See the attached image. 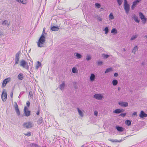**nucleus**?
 Segmentation results:
<instances>
[{
	"instance_id": "nucleus-1",
	"label": "nucleus",
	"mask_w": 147,
	"mask_h": 147,
	"mask_svg": "<svg viewBox=\"0 0 147 147\" xmlns=\"http://www.w3.org/2000/svg\"><path fill=\"white\" fill-rule=\"evenodd\" d=\"M45 37L43 34H42L40 37L37 43L38 47H43V44L45 41Z\"/></svg>"
},
{
	"instance_id": "nucleus-2",
	"label": "nucleus",
	"mask_w": 147,
	"mask_h": 147,
	"mask_svg": "<svg viewBox=\"0 0 147 147\" xmlns=\"http://www.w3.org/2000/svg\"><path fill=\"white\" fill-rule=\"evenodd\" d=\"M124 8L125 10V13L127 14H128L130 10V5L128 3V1L127 0H124Z\"/></svg>"
},
{
	"instance_id": "nucleus-3",
	"label": "nucleus",
	"mask_w": 147,
	"mask_h": 147,
	"mask_svg": "<svg viewBox=\"0 0 147 147\" xmlns=\"http://www.w3.org/2000/svg\"><path fill=\"white\" fill-rule=\"evenodd\" d=\"M20 65L27 70L29 68V66L28 65V63L26 62L24 60H22L20 61Z\"/></svg>"
},
{
	"instance_id": "nucleus-4",
	"label": "nucleus",
	"mask_w": 147,
	"mask_h": 147,
	"mask_svg": "<svg viewBox=\"0 0 147 147\" xmlns=\"http://www.w3.org/2000/svg\"><path fill=\"white\" fill-rule=\"evenodd\" d=\"M139 15L140 18L143 22L144 24H145L146 22L147 19L144 15L141 12H140L139 13Z\"/></svg>"
},
{
	"instance_id": "nucleus-5",
	"label": "nucleus",
	"mask_w": 147,
	"mask_h": 147,
	"mask_svg": "<svg viewBox=\"0 0 147 147\" xmlns=\"http://www.w3.org/2000/svg\"><path fill=\"white\" fill-rule=\"evenodd\" d=\"M24 112L25 115L26 117H28L30 115V111L28 110V107L25 106L24 109Z\"/></svg>"
},
{
	"instance_id": "nucleus-6",
	"label": "nucleus",
	"mask_w": 147,
	"mask_h": 147,
	"mask_svg": "<svg viewBox=\"0 0 147 147\" xmlns=\"http://www.w3.org/2000/svg\"><path fill=\"white\" fill-rule=\"evenodd\" d=\"M93 98L98 100H101L103 98V96L100 94H95L93 95Z\"/></svg>"
},
{
	"instance_id": "nucleus-7",
	"label": "nucleus",
	"mask_w": 147,
	"mask_h": 147,
	"mask_svg": "<svg viewBox=\"0 0 147 147\" xmlns=\"http://www.w3.org/2000/svg\"><path fill=\"white\" fill-rule=\"evenodd\" d=\"M20 53V51H19L16 54L15 57V63L16 64H17L18 63V61L19 60V56Z\"/></svg>"
},
{
	"instance_id": "nucleus-8",
	"label": "nucleus",
	"mask_w": 147,
	"mask_h": 147,
	"mask_svg": "<svg viewBox=\"0 0 147 147\" xmlns=\"http://www.w3.org/2000/svg\"><path fill=\"white\" fill-rule=\"evenodd\" d=\"M32 123L30 122H28L24 123L23 124V126L24 127L27 128H30L32 127Z\"/></svg>"
},
{
	"instance_id": "nucleus-9",
	"label": "nucleus",
	"mask_w": 147,
	"mask_h": 147,
	"mask_svg": "<svg viewBox=\"0 0 147 147\" xmlns=\"http://www.w3.org/2000/svg\"><path fill=\"white\" fill-rule=\"evenodd\" d=\"M15 109L16 111V114L18 116H19L20 115V112L18 108V106L16 102H15Z\"/></svg>"
},
{
	"instance_id": "nucleus-10",
	"label": "nucleus",
	"mask_w": 147,
	"mask_h": 147,
	"mask_svg": "<svg viewBox=\"0 0 147 147\" xmlns=\"http://www.w3.org/2000/svg\"><path fill=\"white\" fill-rule=\"evenodd\" d=\"M11 78L10 77L7 78L3 80L2 83V86L3 87H5L7 84L10 81Z\"/></svg>"
},
{
	"instance_id": "nucleus-11",
	"label": "nucleus",
	"mask_w": 147,
	"mask_h": 147,
	"mask_svg": "<svg viewBox=\"0 0 147 147\" xmlns=\"http://www.w3.org/2000/svg\"><path fill=\"white\" fill-rule=\"evenodd\" d=\"M118 104L122 107H126L128 106V103L127 102L120 101L118 102Z\"/></svg>"
},
{
	"instance_id": "nucleus-12",
	"label": "nucleus",
	"mask_w": 147,
	"mask_h": 147,
	"mask_svg": "<svg viewBox=\"0 0 147 147\" xmlns=\"http://www.w3.org/2000/svg\"><path fill=\"white\" fill-rule=\"evenodd\" d=\"M1 97L2 100L3 102H5L6 100L7 99V93L5 92H3L1 94Z\"/></svg>"
},
{
	"instance_id": "nucleus-13",
	"label": "nucleus",
	"mask_w": 147,
	"mask_h": 147,
	"mask_svg": "<svg viewBox=\"0 0 147 147\" xmlns=\"http://www.w3.org/2000/svg\"><path fill=\"white\" fill-rule=\"evenodd\" d=\"M139 116L141 118L147 117V114L145 113L143 111H141L140 114Z\"/></svg>"
},
{
	"instance_id": "nucleus-14",
	"label": "nucleus",
	"mask_w": 147,
	"mask_h": 147,
	"mask_svg": "<svg viewBox=\"0 0 147 147\" xmlns=\"http://www.w3.org/2000/svg\"><path fill=\"white\" fill-rule=\"evenodd\" d=\"M116 128L117 129V130L119 132H122L124 130V128L123 127L120 126L118 125H117L116 126Z\"/></svg>"
},
{
	"instance_id": "nucleus-15",
	"label": "nucleus",
	"mask_w": 147,
	"mask_h": 147,
	"mask_svg": "<svg viewBox=\"0 0 147 147\" xmlns=\"http://www.w3.org/2000/svg\"><path fill=\"white\" fill-rule=\"evenodd\" d=\"M108 140L109 141H111L113 142H120L123 141V140H118L117 139H108Z\"/></svg>"
},
{
	"instance_id": "nucleus-16",
	"label": "nucleus",
	"mask_w": 147,
	"mask_h": 147,
	"mask_svg": "<svg viewBox=\"0 0 147 147\" xmlns=\"http://www.w3.org/2000/svg\"><path fill=\"white\" fill-rule=\"evenodd\" d=\"M51 29L53 31H57L58 30L59 28L58 26H53L51 27Z\"/></svg>"
},
{
	"instance_id": "nucleus-17",
	"label": "nucleus",
	"mask_w": 147,
	"mask_h": 147,
	"mask_svg": "<svg viewBox=\"0 0 147 147\" xmlns=\"http://www.w3.org/2000/svg\"><path fill=\"white\" fill-rule=\"evenodd\" d=\"M74 56L76 57V59H79L82 57V55L80 53H75L74 54Z\"/></svg>"
},
{
	"instance_id": "nucleus-18",
	"label": "nucleus",
	"mask_w": 147,
	"mask_h": 147,
	"mask_svg": "<svg viewBox=\"0 0 147 147\" xmlns=\"http://www.w3.org/2000/svg\"><path fill=\"white\" fill-rule=\"evenodd\" d=\"M24 78L23 74L22 73L19 74L18 76V78L20 80H22Z\"/></svg>"
},
{
	"instance_id": "nucleus-19",
	"label": "nucleus",
	"mask_w": 147,
	"mask_h": 147,
	"mask_svg": "<svg viewBox=\"0 0 147 147\" xmlns=\"http://www.w3.org/2000/svg\"><path fill=\"white\" fill-rule=\"evenodd\" d=\"M95 78V75L94 74H91L90 77V80L91 81H94Z\"/></svg>"
},
{
	"instance_id": "nucleus-20",
	"label": "nucleus",
	"mask_w": 147,
	"mask_h": 147,
	"mask_svg": "<svg viewBox=\"0 0 147 147\" xmlns=\"http://www.w3.org/2000/svg\"><path fill=\"white\" fill-rule=\"evenodd\" d=\"M133 18L135 22L138 23H139L140 22V20L138 19V17L137 16L134 15L133 16Z\"/></svg>"
},
{
	"instance_id": "nucleus-21",
	"label": "nucleus",
	"mask_w": 147,
	"mask_h": 147,
	"mask_svg": "<svg viewBox=\"0 0 147 147\" xmlns=\"http://www.w3.org/2000/svg\"><path fill=\"white\" fill-rule=\"evenodd\" d=\"M113 71L112 67H109L107 68L105 72V74H107Z\"/></svg>"
},
{
	"instance_id": "nucleus-22",
	"label": "nucleus",
	"mask_w": 147,
	"mask_h": 147,
	"mask_svg": "<svg viewBox=\"0 0 147 147\" xmlns=\"http://www.w3.org/2000/svg\"><path fill=\"white\" fill-rule=\"evenodd\" d=\"M138 47L137 45H136L133 48L132 52L134 54H135L136 52L138 50Z\"/></svg>"
},
{
	"instance_id": "nucleus-23",
	"label": "nucleus",
	"mask_w": 147,
	"mask_h": 147,
	"mask_svg": "<svg viewBox=\"0 0 147 147\" xmlns=\"http://www.w3.org/2000/svg\"><path fill=\"white\" fill-rule=\"evenodd\" d=\"M138 3H137L135 1L133 2V4L131 7V9L132 10L134 9L135 7L137 5Z\"/></svg>"
},
{
	"instance_id": "nucleus-24",
	"label": "nucleus",
	"mask_w": 147,
	"mask_h": 147,
	"mask_svg": "<svg viewBox=\"0 0 147 147\" xmlns=\"http://www.w3.org/2000/svg\"><path fill=\"white\" fill-rule=\"evenodd\" d=\"M118 83V81L116 79H114L112 81V84L113 86H116Z\"/></svg>"
},
{
	"instance_id": "nucleus-25",
	"label": "nucleus",
	"mask_w": 147,
	"mask_h": 147,
	"mask_svg": "<svg viewBox=\"0 0 147 147\" xmlns=\"http://www.w3.org/2000/svg\"><path fill=\"white\" fill-rule=\"evenodd\" d=\"M111 33L113 34H116L117 33V30L115 28H113L112 29Z\"/></svg>"
},
{
	"instance_id": "nucleus-26",
	"label": "nucleus",
	"mask_w": 147,
	"mask_h": 147,
	"mask_svg": "<svg viewBox=\"0 0 147 147\" xmlns=\"http://www.w3.org/2000/svg\"><path fill=\"white\" fill-rule=\"evenodd\" d=\"M18 2L23 4H25L26 3V0H16Z\"/></svg>"
},
{
	"instance_id": "nucleus-27",
	"label": "nucleus",
	"mask_w": 147,
	"mask_h": 147,
	"mask_svg": "<svg viewBox=\"0 0 147 147\" xmlns=\"http://www.w3.org/2000/svg\"><path fill=\"white\" fill-rule=\"evenodd\" d=\"M65 82H63L60 85L59 88L61 90L63 89L65 86Z\"/></svg>"
},
{
	"instance_id": "nucleus-28",
	"label": "nucleus",
	"mask_w": 147,
	"mask_h": 147,
	"mask_svg": "<svg viewBox=\"0 0 147 147\" xmlns=\"http://www.w3.org/2000/svg\"><path fill=\"white\" fill-rule=\"evenodd\" d=\"M120 109H115L113 111L114 113H116L117 114H118L119 113H120Z\"/></svg>"
},
{
	"instance_id": "nucleus-29",
	"label": "nucleus",
	"mask_w": 147,
	"mask_h": 147,
	"mask_svg": "<svg viewBox=\"0 0 147 147\" xmlns=\"http://www.w3.org/2000/svg\"><path fill=\"white\" fill-rule=\"evenodd\" d=\"M72 71L74 73H76L78 72V70L76 67H73L72 69Z\"/></svg>"
},
{
	"instance_id": "nucleus-30",
	"label": "nucleus",
	"mask_w": 147,
	"mask_h": 147,
	"mask_svg": "<svg viewBox=\"0 0 147 147\" xmlns=\"http://www.w3.org/2000/svg\"><path fill=\"white\" fill-rule=\"evenodd\" d=\"M42 117H40L38 119L37 121V123L38 124L40 125L42 122Z\"/></svg>"
},
{
	"instance_id": "nucleus-31",
	"label": "nucleus",
	"mask_w": 147,
	"mask_h": 147,
	"mask_svg": "<svg viewBox=\"0 0 147 147\" xmlns=\"http://www.w3.org/2000/svg\"><path fill=\"white\" fill-rule=\"evenodd\" d=\"M109 20H112L114 19V17L112 13L111 12L110 13L109 15Z\"/></svg>"
},
{
	"instance_id": "nucleus-32",
	"label": "nucleus",
	"mask_w": 147,
	"mask_h": 147,
	"mask_svg": "<svg viewBox=\"0 0 147 147\" xmlns=\"http://www.w3.org/2000/svg\"><path fill=\"white\" fill-rule=\"evenodd\" d=\"M125 124L128 126H129L131 125V121L130 120H127L125 121Z\"/></svg>"
},
{
	"instance_id": "nucleus-33",
	"label": "nucleus",
	"mask_w": 147,
	"mask_h": 147,
	"mask_svg": "<svg viewBox=\"0 0 147 147\" xmlns=\"http://www.w3.org/2000/svg\"><path fill=\"white\" fill-rule=\"evenodd\" d=\"M102 56L104 59H107L109 57V55L104 53L102 54Z\"/></svg>"
},
{
	"instance_id": "nucleus-34",
	"label": "nucleus",
	"mask_w": 147,
	"mask_h": 147,
	"mask_svg": "<svg viewBox=\"0 0 147 147\" xmlns=\"http://www.w3.org/2000/svg\"><path fill=\"white\" fill-rule=\"evenodd\" d=\"M104 31H105V33L106 34H107L109 31V29L108 27H106L105 28L104 30Z\"/></svg>"
},
{
	"instance_id": "nucleus-35",
	"label": "nucleus",
	"mask_w": 147,
	"mask_h": 147,
	"mask_svg": "<svg viewBox=\"0 0 147 147\" xmlns=\"http://www.w3.org/2000/svg\"><path fill=\"white\" fill-rule=\"evenodd\" d=\"M138 35L137 34H136L135 35H133L131 38L130 40H135L136 38L138 37Z\"/></svg>"
},
{
	"instance_id": "nucleus-36",
	"label": "nucleus",
	"mask_w": 147,
	"mask_h": 147,
	"mask_svg": "<svg viewBox=\"0 0 147 147\" xmlns=\"http://www.w3.org/2000/svg\"><path fill=\"white\" fill-rule=\"evenodd\" d=\"M41 64L40 62L39 61H38L37 64L36 66V69H38L39 67L41 66Z\"/></svg>"
},
{
	"instance_id": "nucleus-37",
	"label": "nucleus",
	"mask_w": 147,
	"mask_h": 147,
	"mask_svg": "<svg viewBox=\"0 0 147 147\" xmlns=\"http://www.w3.org/2000/svg\"><path fill=\"white\" fill-rule=\"evenodd\" d=\"M96 17H97V20L100 21H101L102 20V19L100 17L98 16V15H95L94 16L95 18H96Z\"/></svg>"
},
{
	"instance_id": "nucleus-38",
	"label": "nucleus",
	"mask_w": 147,
	"mask_h": 147,
	"mask_svg": "<svg viewBox=\"0 0 147 147\" xmlns=\"http://www.w3.org/2000/svg\"><path fill=\"white\" fill-rule=\"evenodd\" d=\"M119 6H120L122 3L123 0H116Z\"/></svg>"
},
{
	"instance_id": "nucleus-39",
	"label": "nucleus",
	"mask_w": 147,
	"mask_h": 147,
	"mask_svg": "<svg viewBox=\"0 0 147 147\" xmlns=\"http://www.w3.org/2000/svg\"><path fill=\"white\" fill-rule=\"evenodd\" d=\"M78 112L79 113V114L82 117L83 116V113L82 111L80 110L79 108H78Z\"/></svg>"
},
{
	"instance_id": "nucleus-40",
	"label": "nucleus",
	"mask_w": 147,
	"mask_h": 147,
	"mask_svg": "<svg viewBox=\"0 0 147 147\" xmlns=\"http://www.w3.org/2000/svg\"><path fill=\"white\" fill-rule=\"evenodd\" d=\"M95 7L97 8H99L101 7V5L100 3H95Z\"/></svg>"
},
{
	"instance_id": "nucleus-41",
	"label": "nucleus",
	"mask_w": 147,
	"mask_h": 147,
	"mask_svg": "<svg viewBox=\"0 0 147 147\" xmlns=\"http://www.w3.org/2000/svg\"><path fill=\"white\" fill-rule=\"evenodd\" d=\"M30 145L31 147H38V144L34 143H32Z\"/></svg>"
},
{
	"instance_id": "nucleus-42",
	"label": "nucleus",
	"mask_w": 147,
	"mask_h": 147,
	"mask_svg": "<svg viewBox=\"0 0 147 147\" xmlns=\"http://www.w3.org/2000/svg\"><path fill=\"white\" fill-rule=\"evenodd\" d=\"M8 21L6 20H5L2 23V25L3 26L6 25L7 24Z\"/></svg>"
},
{
	"instance_id": "nucleus-43",
	"label": "nucleus",
	"mask_w": 147,
	"mask_h": 147,
	"mask_svg": "<svg viewBox=\"0 0 147 147\" xmlns=\"http://www.w3.org/2000/svg\"><path fill=\"white\" fill-rule=\"evenodd\" d=\"M29 95L30 96L31 99H33V92L32 91H30L29 92Z\"/></svg>"
},
{
	"instance_id": "nucleus-44",
	"label": "nucleus",
	"mask_w": 147,
	"mask_h": 147,
	"mask_svg": "<svg viewBox=\"0 0 147 147\" xmlns=\"http://www.w3.org/2000/svg\"><path fill=\"white\" fill-rule=\"evenodd\" d=\"M24 134L26 136H29L31 135V133L30 132H28L26 134Z\"/></svg>"
},
{
	"instance_id": "nucleus-45",
	"label": "nucleus",
	"mask_w": 147,
	"mask_h": 147,
	"mask_svg": "<svg viewBox=\"0 0 147 147\" xmlns=\"http://www.w3.org/2000/svg\"><path fill=\"white\" fill-rule=\"evenodd\" d=\"M126 115V113H121V114H120L119 116H121L123 117H125Z\"/></svg>"
},
{
	"instance_id": "nucleus-46",
	"label": "nucleus",
	"mask_w": 147,
	"mask_h": 147,
	"mask_svg": "<svg viewBox=\"0 0 147 147\" xmlns=\"http://www.w3.org/2000/svg\"><path fill=\"white\" fill-rule=\"evenodd\" d=\"M91 59V57L90 55H87V57L86 58V60L87 61L90 60Z\"/></svg>"
},
{
	"instance_id": "nucleus-47",
	"label": "nucleus",
	"mask_w": 147,
	"mask_h": 147,
	"mask_svg": "<svg viewBox=\"0 0 147 147\" xmlns=\"http://www.w3.org/2000/svg\"><path fill=\"white\" fill-rule=\"evenodd\" d=\"M24 91H23V92H21L20 94V95L18 96V98H20V97H21V96L24 93Z\"/></svg>"
},
{
	"instance_id": "nucleus-48",
	"label": "nucleus",
	"mask_w": 147,
	"mask_h": 147,
	"mask_svg": "<svg viewBox=\"0 0 147 147\" xmlns=\"http://www.w3.org/2000/svg\"><path fill=\"white\" fill-rule=\"evenodd\" d=\"M102 62L101 61H98L97 63L98 65H101L102 64Z\"/></svg>"
},
{
	"instance_id": "nucleus-49",
	"label": "nucleus",
	"mask_w": 147,
	"mask_h": 147,
	"mask_svg": "<svg viewBox=\"0 0 147 147\" xmlns=\"http://www.w3.org/2000/svg\"><path fill=\"white\" fill-rule=\"evenodd\" d=\"M30 103L28 101H27L26 102V105L28 107H29L30 106Z\"/></svg>"
},
{
	"instance_id": "nucleus-50",
	"label": "nucleus",
	"mask_w": 147,
	"mask_h": 147,
	"mask_svg": "<svg viewBox=\"0 0 147 147\" xmlns=\"http://www.w3.org/2000/svg\"><path fill=\"white\" fill-rule=\"evenodd\" d=\"M119 75V74L118 73L115 72L114 74V76L115 77H117Z\"/></svg>"
},
{
	"instance_id": "nucleus-51",
	"label": "nucleus",
	"mask_w": 147,
	"mask_h": 147,
	"mask_svg": "<svg viewBox=\"0 0 147 147\" xmlns=\"http://www.w3.org/2000/svg\"><path fill=\"white\" fill-rule=\"evenodd\" d=\"M137 113L136 112H134L132 114V116H137Z\"/></svg>"
},
{
	"instance_id": "nucleus-52",
	"label": "nucleus",
	"mask_w": 147,
	"mask_h": 147,
	"mask_svg": "<svg viewBox=\"0 0 147 147\" xmlns=\"http://www.w3.org/2000/svg\"><path fill=\"white\" fill-rule=\"evenodd\" d=\"M94 114L95 116H97L98 114V112L97 111H95Z\"/></svg>"
},
{
	"instance_id": "nucleus-53",
	"label": "nucleus",
	"mask_w": 147,
	"mask_h": 147,
	"mask_svg": "<svg viewBox=\"0 0 147 147\" xmlns=\"http://www.w3.org/2000/svg\"><path fill=\"white\" fill-rule=\"evenodd\" d=\"M46 33H45V28H43V30L42 32V34H46Z\"/></svg>"
},
{
	"instance_id": "nucleus-54",
	"label": "nucleus",
	"mask_w": 147,
	"mask_h": 147,
	"mask_svg": "<svg viewBox=\"0 0 147 147\" xmlns=\"http://www.w3.org/2000/svg\"><path fill=\"white\" fill-rule=\"evenodd\" d=\"M120 113H121L122 112H123L124 111H125V110L124 109H120Z\"/></svg>"
},
{
	"instance_id": "nucleus-55",
	"label": "nucleus",
	"mask_w": 147,
	"mask_h": 147,
	"mask_svg": "<svg viewBox=\"0 0 147 147\" xmlns=\"http://www.w3.org/2000/svg\"><path fill=\"white\" fill-rule=\"evenodd\" d=\"M142 0H135V1L138 3L140 2Z\"/></svg>"
},
{
	"instance_id": "nucleus-56",
	"label": "nucleus",
	"mask_w": 147,
	"mask_h": 147,
	"mask_svg": "<svg viewBox=\"0 0 147 147\" xmlns=\"http://www.w3.org/2000/svg\"><path fill=\"white\" fill-rule=\"evenodd\" d=\"M40 114V111L39 110H38L36 113V114L37 115H39Z\"/></svg>"
},
{
	"instance_id": "nucleus-57",
	"label": "nucleus",
	"mask_w": 147,
	"mask_h": 147,
	"mask_svg": "<svg viewBox=\"0 0 147 147\" xmlns=\"http://www.w3.org/2000/svg\"><path fill=\"white\" fill-rule=\"evenodd\" d=\"M13 96V92H11V93L10 94V96L11 98H12Z\"/></svg>"
},
{
	"instance_id": "nucleus-58",
	"label": "nucleus",
	"mask_w": 147,
	"mask_h": 147,
	"mask_svg": "<svg viewBox=\"0 0 147 147\" xmlns=\"http://www.w3.org/2000/svg\"><path fill=\"white\" fill-rule=\"evenodd\" d=\"M85 145V144H84L81 147H84Z\"/></svg>"
},
{
	"instance_id": "nucleus-59",
	"label": "nucleus",
	"mask_w": 147,
	"mask_h": 147,
	"mask_svg": "<svg viewBox=\"0 0 147 147\" xmlns=\"http://www.w3.org/2000/svg\"><path fill=\"white\" fill-rule=\"evenodd\" d=\"M145 37H146L147 39V35H145Z\"/></svg>"
},
{
	"instance_id": "nucleus-60",
	"label": "nucleus",
	"mask_w": 147,
	"mask_h": 147,
	"mask_svg": "<svg viewBox=\"0 0 147 147\" xmlns=\"http://www.w3.org/2000/svg\"><path fill=\"white\" fill-rule=\"evenodd\" d=\"M118 90H120V88L119 87L118 88Z\"/></svg>"
},
{
	"instance_id": "nucleus-61",
	"label": "nucleus",
	"mask_w": 147,
	"mask_h": 147,
	"mask_svg": "<svg viewBox=\"0 0 147 147\" xmlns=\"http://www.w3.org/2000/svg\"><path fill=\"white\" fill-rule=\"evenodd\" d=\"M124 50L125 51V49H124Z\"/></svg>"
},
{
	"instance_id": "nucleus-62",
	"label": "nucleus",
	"mask_w": 147,
	"mask_h": 147,
	"mask_svg": "<svg viewBox=\"0 0 147 147\" xmlns=\"http://www.w3.org/2000/svg\"><path fill=\"white\" fill-rule=\"evenodd\" d=\"M101 9H103V8H101Z\"/></svg>"
}]
</instances>
